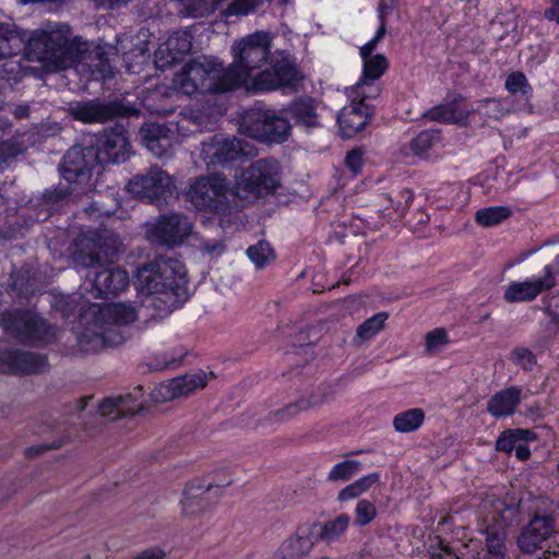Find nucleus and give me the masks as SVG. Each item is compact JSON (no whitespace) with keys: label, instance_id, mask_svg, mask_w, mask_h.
I'll return each mask as SVG.
<instances>
[{"label":"nucleus","instance_id":"obj_1","mask_svg":"<svg viewBox=\"0 0 559 559\" xmlns=\"http://www.w3.org/2000/svg\"><path fill=\"white\" fill-rule=\"evenodd\" d=\"M87 44L72 38L68 24L48 23L32 33L14 24L0 23V60L24 52L29 61L47 62L63 70L84 59Z\"/></svg>","mask_w":559,"mask_h":559},{"label":"nucleus","instance_id":"obj_2","mask_svg":"<svg viewBox=\"0 0 559 559\" xmlns=\"http://www.w3.org/2000/svg\"><path fill=\"white\" fill-rule=\"evenodd\" d=\"M134 285L146 295L144 306L167 314L189 298L185 264L175 258H157L138 269Z\"/></svg>","mask_w":559,"mask_h":559},{"label":"nucleus","instance_id":"obj_3","mask_svg":"<svg viewBox=\"0 0 559 559\" xmlns=\"http://www.w3.org/2000/svg\"><path fill=\"white\" fill-rule=\"evenodd\" d=\"M93 314V320L87 322L78 336V345L84 353H95L107 346H118L123 342V336L118 326L128 325L138 319V311L132 305L117 302L103 307L91 305L83 318Z\"/></svg>","mask_w":559,"mask_h":559},{"label":"nucleus","instance_id":"obj_4","mask_svg":"<svg viewBox=\"0 0 559 559\" xmlns=\"http://www.w3.org/2000/svg\"><path fill=\"white\" fill-rule=\"evenodd\" d=\"M270 53L271 41L266 33L258 32L234 43L233 62L227 67L223 66L229 91L242 88L250 92L257 71L266 63Z\"/></svg>","mask_w":559,"mask_h":559},{"label":"nucleus","instance_id":"obj_5","mask_svg":"<svg viewBox=\"0 0 559 559\" xmlns=\"http://www.w3.org/2000/svg\"><path fill=\"white\" fill-rule=\"evenodd\" d=\"M173 84L185 95L228 93L223 62L217 58L202 57L187 62L174 75Z\"/></svg>","mask_w":559,"mask_h":559},{"label":"nucleus","instance_id":"obj_6","mask_svg":"<svg viewBox=\"0 0 559 559\" xmlns=\"http://www.w3.org/2000/svg\"><path fill=\"white\" fill-rule=\"evenodd\" d=\"M3 329L27 345H47L58 338V330L32 311L14 310L2 316Z\"/></svg>","mask_w":559,"mask_h":559},{"label":"nucleus","instance_id":"obj_7","mask_svg":"<svg viewBox=\"0 0 559 559\" xmlns=\"http://www.w3.org/2000/svg\"><path fill=\"white\" fill-rule=\"evenodd\" d=\"M120 246V238L116 234L107 230L88 231L76 239L72 253L73 261L78 266L85 269L103 266L114 259Z\"/></svg>","mask_w":559,"mask_h":559},{"label":"nucleus","instance_id":"obj_8","mask_svg":"<svg viewBox=\"0 0 559 559\" xmlns=\"http://www.w3.org/2000/svg\"><path fill=\"white\" fill-rule=\"evenodd\" d=\"M278 186V163L274 159H258L241 171L235 190L240 199L257 200L273 193Z\"/></svg>","mask_w":559,"mask_h":559},{"label":"nucleus","instance_id":"obj_9","mask_svg":"<svg viewBox=\"0 0 559 559\" xmlns=\"http://www.w3.org/2000/svg\"><path fill=\"white\" fill-rule=\"evenodd\" d=\"M305 76L295 62L288 56H283L271 62L270 67L258 71L255 82L251 85L250 93L287 90L297 92Z\"/></svg>","mask_w":559,"mask_h":559},{"label":"nucleus","instance_id":"obj_10","mask_svg":"<svg viewBox=\"0 0 559 559\" xmlns=\"http://www.w3.org/2000/svg\"><path fill=\"white\" fill-rule=\"evenodd\" d=\"M145 238L153 245L175 248L192 233L193 224L182 213L169 212L145 224Z\"/></svg>","mask_w":559,"mask_h":559},{"label":"nucleus","instance_id":"obj_11","mask_svg":"<svg viewBox=\"0 0 559 559\" xmlns=\"http://www.w3.org/2000/svg\"><path fill=\"white\" fill-rule=\"evenodd\" d=\"M127 188L136 198L158 205L167 203L176 193L173 178L158 166L131 178Z\"/></svg>","mask_w":559,"mask_h":559},{"label":"nucleus","instance_id":"obj_12","mask_svg":"<svg viewBox=\"0 0 559 559\" xmlns=\"http://www.w3.org/2000/svg\"><path fill=\"white\" fill-rule=\"evenodd\" d=\"M225 111L223 104L206 99L202 106L185 108L176 122H169V127L182 138L211 131Z\"/></svg>","mask_w":559,"mask_h":559},{"label":"nucleus","instance_id":"obj_13","mask_svg":"<svg viewBox=\"0 0 559 559\" xmlns=\"http://www.w3.org/2000/svg\"><path fill=\"white\" fill-rule=\"evenodd\" d=\"M99 163V152L95 146L74 145L64 154L59 169L68 182L90 186L92 171Z\"/></svg>","mask_w":559,"mask_h":559},{"label":"nucleus","instance_id":"obj_14","mask_svg":"<svg viewBox=\"0 0 559 559\" xmlns=\"http://www.w3.org/2000/svg\"><path fill=\"white\" fill-rule=\"evenodd\" d=\"M187 198L199 210L226 213L227 187L218 176L197 179L190 185Z\"/></svg>","mask_w":559,"mask_h":559},{"label":"nucleus","instance_id":"obj_15","mask_svg":"<svg viewBox=\"0 0 559 559\" xmlns=\"http://www.w3.org/2000/svg\"><path fill=\"white\" fill-rule=\"evenodd\" d=\"M245 123L249 135L263 142L282 143L288 139L292 129L287 116H280L273 109L254 111Z\"/></svg>","mask_w":559,"mask_h":559},{"label":"nucleus","instance_id":"obj_16","mask_svg":"<svg viewBox=\"0 0 559 559\" xmlns=\"http://www.w3.org/2000/svg\"><path fill=\"white\" fill-rule=\"evenodd\" d=\"M253 154L250 144L237 138L214 135L201 144V157L209 166L242 160Z\"/></svg>","mask_w":559,"mask_h":559},{"label":"nucleus","instance_id":"obj_17","mask_svg":"<svg viewBox=\"0 0 559 559\" xmlns=\"http://www.w3.org/2000/svg\"><path fill=\"white\" fill-rule=\"evenodd\" d=\"M126 107L120 102L103 103L98 99L70 104L68 114L84 123H104L115 117L124 116Z\"/></svg>","mask_w":559,"mask_h":559},{"label":"nucleus","instance_id":"obj_18","mask_svg":"<svg viewBox=\"0 0 559 559\" xmlns=\"http://www.w3.org/2000/svg\"><path fill=\"white\" fill-rule=\"evenodd\" d=\"M207 383L206 373L198 371L158 384L153 391V399L157 403L187 396L197 390L205 388Z\"/></svg>","mask_w":559,"mask_h":559},{"label":"nucleus","instance_id":"obj_19","mask_svg":"<svg viewBox=\"0 0 559 559\" xmlns=\"http://www.w3.org/2000/svg\"><path fill=\"white\" fill-rule=\"evenodd\" d=\"M556 285L557 281L552 278L550 269H547L546 274L540 277L511 282L504 288L503 298L509 304L532 302Z\"/></svg>","mask_w":559,"mask_h":559},{"label":"nucleus","instance_id":"obj_20","mask_svg":"<svg viewBox=\"0 0 559 559\" xmlns=\"http://www.w3.org/2000/svg\"><path fill=\"white\" fill-rule=\"evenodd\" d=\"M191 47L192 36L189 32L182 29L173 32L154 53L156 67L159 69L171 67L189 53Z\"/></svg>","mask_w":559,"mask_h":559},{"label":"nucleus","instance_id":"obj_21","mask_svg":"<svg viewBox=\"0 0 559 559\" xmlns=\"http://www.w3.org/2000/svg\"><path fill=\"white\" fill-rule=\"evenodd\" d=\"M99 152V162L118 164L124 162L130 153V143L123 126L116 124L105 132L95 147Z\"/></svg>","mask_w":559,"mask_h":559},{"label":"nucleus","instance_id":"obj_22","mask_svg":"<svg viewBox=\"0 0 559 559\" xmlns=\"http://www.w3.org/2000/svg\"><path fill=\"white\" fill-rule=\"evenodd\" d=\"M47 360L44 356L23 350H7L0 354V373L26 374L44 371Z\"/></svg>","mask_w":559,"mask_h":559},{"label":"nucleus","instance_id":"obj_23","mask_svg":"<svg viewBox=\"0 0 559 559\" xmlns=\"http://www.w3.org/2000/svg\"><path fill=\"white\" fill-rule=\"evenodd\" d=\"M554 532V516L536 513L523 527L518 539L519 547L525 552H534Z\"/></svg>","mask_w":559,"mask_h":559},{"label":"nucleus","instance_id":"obj_24","mask_svg":"<svg viewBox=\"0 0 559 559\" xmlns=\"http://www.w3.org/2000/svg\"><path fill=\"white\" fill-rule=\"evenodd\" d=\"M140 136L146 148L157 157L166 156L174 150V130L169 126L145 123L140 129Z\"/></svg>","mask_w":559,"mask_h":559},{"label":"nucleus","instance_id":"obj_25","mask_svg":"<svg viewBox=\"0 0 559 559\" xmlns=\"http://www.w3.org/2000/svg\"><path fill=\"white\" fill-rule=\"evenodd\" d=\"M373 115V108L350 99V104L343 107L337 116V122L344 138H352L362 130Z\"/></svg>","mask_w":559,"mask_h":559},{"label":"nucleus","instance_id":"obj_26","mask_svg":"<svg viewBox=\"0 0 559 559\" xmlns=\"http://www.w3.org/2000/svg\"><path fill=\"white\" fill-rule=\"evenodd\" d=\"M129 274L121 267L103 269L95 274L93 292L96 298H108L123 292L129 286Z\"/></svg>","mask_w":559,"mask_h":559},{"label":"nucleus","instance_id":"obj_27","mask_svg":"<svg viewBox=\"0 0 559 559\" xmlns=\"http://www.w3.org/2000/svg\"><path fill=\"white\" fill-rule=\"evenodd\" d=\"M492 521L495 516H492ZM506 523L495 522V524H487L483 531L485 535L486 546L473 552L467 559H504L503 554V538Z\"/></svg>","mask_w":559,"mask_h":559},{"label":"nucleus","instance_id":"obj_28","mask_svg":"<svg viewBox=\"0 0 559 559\" xmlns=\"http://www.w3.org/2000/svg\"><path fill=\"white\" fill-rule=\"evenodd\" d=\"M142 409V402L139 392L135 394L107 397L99 405V413L103 417L116 420L127 415H134Z\"/></svg>","mask_w":559,"mask_h":559},{"label":"nucleus","instance_id":"obj_29","mask_svg":"<svg viewBox=\"0 0 559 559\" xmlns=\"http://www.w3.org/2000/svg\"><path fill=\"white\" fill-rule=\"evenodd\" d=\"M282 112L293 119L296 126L308 129L320 126L317 104L311 97H298L294 99Z\"/></svg>","mask_w":559,"mask_h":559},{"label":"nucleus","instance_id":"obj_30","mask_svg":"<svg viewBox=\"0 0 559 559\" xmlns=\"http://www.w3.org/2000/svg\"><path fill=\"white\" fill-rule=\"evenodd\" d=\"M522 389L510 386L495 395L487 403V412L493 417H507L512 415L521 402Z\"/></svg>","mask_w":559,"mask_h":559},{"label":"nucleus","instance_id":"obj_31","mask_svg":"<svg viewBox=\"0 0 559 559\" xmlns=\"http://www.w3.org/2000/svg\"><path fill=\"white\" fill-rule=\"evenodd\" d=\"M213 487L212 484L206 486H188L180 501L182 513L187 516H192L204 511L209 507L207 496Z\"/></svg>","mask_w":559,"mask_h":559},{"label":"nucleus","instance_id":"obj_32","mask_svg":"<svg viewBox=\"0 0 559 559\" xmlns=\"http://www.w3.org/2000/svg\"><path fill=\"white\" fill-rule=\"evenodd\" d=\"M439 141V132L436 130H425L416 138L409 141L407 145L402 146L401 154L404 157L425 158L431 147Z\"/></svg>","mask_w":559,"mask_h":559},{"label":"nucleus","instance_id":"obj_33","mask_svg":"<svg viewBox=\"0 0 559 559\" xmlns=\"http://www.w3.org/2000/svg\"><path fill=\"white\" fill-rule=\"evenodd\" d=\"M312 546L313 543L310 536L298 532L283 543L281 552L283 559H299L307 556L311 551Z\"/></svg>","mask_w":559,"mask_h":559},{"label":"nucleus","instance_id":"obj_34","mask_svg":"<svg viewBox=\"0 0 559 559\" xmlns=\"http://www.w3.org/2000/svg\"><path fill=\"white\" fill-rule=\"evenodd\" d=\"M469 111L459 107L457 99L452 103L442 104L431 108L426 117L438 122H460L467 118Z\"/></svg>","mask_w":559,"mask_h":559},{"label":"nucleus","instance_id":"obj_35","mask_svg":"<svg viewBox=\"0 0 559 559\" xmlns=\"http://www.w3.org/2000/svg\"><path fill=\"white\" fill-rule=\"evenodd\" d=\"M350 518L346 513H342L333 520L326 521L321 525L318 539L328 544L335 543L341 539L349 526Z\"/></svg>","mask_w":559,"mask_h":559},{"label":"nucleus","instance_id":"obj_36","mask_svg":"<svg viewBox=\"0 0 559 559\" xmlns=\"http://www.w3.org/2000/svg\"><path fill=\"white\" fill-rule=\"evenodd\" d=\"M425 420V412L421 408H411L395 415L393 427L396 431L408 433L417 430Z\"/></svg>","mask_w":559,"mask_h":559},{"label":"nucleus","instance_id":"obj_37","mask_svg":"<svg viewBox=\"0 0 559 559\" xmlns=\"http://www.w3.org/2000/svg\"><path fill=\"white\" fill-rule=\"evenodd\" d=\"M536 436L527 429L504 430L496 441V450L510 453L521 440H535Z\"/></svg>","mask_w":559,"mask_h":559},{"label":"nucleus","instance_id":"obj_38","mask_svg":"<svg viewBox=\"0 0 559 559\" xmlns=\"http://www.w3.org/2000/svg\"><path fill=\"white\" fill-rule=\"evenodd\" d=\"M307 411L306 397L301 396L293 403L287 404L286 406L273 411L267 414L265 417V421L273 424H283L287 423L295 417H297L301 412Z\"/></svg>","mask_w":559,"mask_h":559},{"label":"nucleus","instance_id":"obj_39","mask_svg":"<svg viewBox=\"0 0 559 559\" xmlns=\"http://www.w3.org/2000/svg\"><path fill=\"white\" fill-rule=\"evenodd\" d=\"M362 59V74L361 79L377 81L388 70L389 61L385 56L381 53L365 56Z\"/></svg>","mask_w":559,"mask_h":559},{"label":"nucleus","instance_id":"obj_40","mask_svg":"<svg viewBox=\"0 0 559 559\" xmlns=\"http://www.w3.org/2000/svg\"><path fill=\"white\" fill-rule=\"evenodd\" d=\"M25 151L26 145L19 138L0 141V173L8 168Z\"/></svg>","mask_w":559,"mask_h":559},{"label":"nucleus","instance_id":"obj_41","mask_svg":"<svg viewBox=\"0 0 559 559\" xmlns=\"http://www.w3.org/2000/svg\"><path fill=\"white\" fill-rule=\"evenodd\" d=\"M376 81L360 80L348 91V97L355 102L367 104V100L376 99L381 94V88Z\"/></svg>","mask_w":559,"mask_h":559},{"label":"nucleus","instance_id":"obj_42","mask_svg":"<svg viewBox=\"0 0 559 559\" xmlns=\"http://www.w3.org/2000/svg\"><path fill=\"white\" fill-rule=\"evenodd\" d=\"M388 318L389 314L386 312H378L358 325L356 331L358 344H361L362 342L368 341L378 334L383 329Z\"/></svg>","mask_w":559,"mask_h":559},{"label":"nucleus","instance_id":"obj_43","mask_svg":"<svg viewBox=\"0 0 559 559\" xmlns=\"http://www.w3.org/2000/svg\"><path fill=\"white\" fill-rule=\"evenodd\" d=\"M511 215V211L506 206H490L478 210L475 214V221L483 227H491L500 224Z\"/></svg>","mask_w":559,"mask_h":559},{"label":"nucleus","instance_id":"obj_44","mask_svg":"<svg viewBox=\"0 0 559 559\" xmlns=\"http://www.w3.org/2000/svg\"><path fill=\"white\" fill-rule=\"evenodd\" d=\"M247 255L257 269H263L274 260L275 254L267 241L260 240L247 249Z\"/></svg>","mask_w":559,"mask_h":559},{"label":"nucleus","instance_id":"obj_45","mask_svg":"<svg viewBox=\"0 0 559 559\" xmlns=\"http://www.w3.org/2000/svg\"><path fill=\"white\" fill-rule=\"evenodd\" d=\"M361 468V463L356 460H346L337 463L328 474L330 481H346L354 477Z\"/></svg>","mask_w":559,"mask_h":559},{"label":"nucleus","instance_id":"obj_46","mask_svg":"<svg viewBox=\"0 0 559 559\" xmlns=\"http://www.w3.org/2000/svg\"><path fill=\"white\" fill-rule=\"evenodd\" d=\"M264 0H233L224 11L226 17L245 16L253 13Z\"/></svg>","mask_w":559,"mask_h":559},{"label":"nucleus","instance_id":"obj_47","mask_svg":"<svg viewBox=\"0 0 559 559\" xmlns=\"http://www.w3.org/2000/svg\"><path fill=\"white\" fill-rule=\"evenodd\" d=\"M474 111L496 120L504 117L508 112L501 100L497 98H485L478 100L477 107L474 109Z\"/></svg>","mask_w":559,"mask_h":559},{"label":"nucleus","instance_id":"obj_48","mask_svg":"<svg viewBox=\"0 0 559 559\" xmlns=\"http://www.w3.org/2000/svg\"><path fill=\"white\" fill-rule=\"evenodd\" d=\"M377 515V509L373 502L361 499L355 508V523L359 526L369 524Z\"/></svg>","mask_w":559,"mask_h":559},{"label":"nucleus","instance_id":"obj_49","mask_svg":"<svg viewBox=\"0 0 559 559\" xmlns=\"http://www.w3.org/2000/svg\"><path fill=\"white\" fill-rule=\"evenodd\" d=\"M507 91L511 94L527 95L531 92V86L526 76L522 72L511 73L504 84Z\"/></svg>","mask_w":559,"mask_h":559},{"label":"nucleus","instance_id":"obj_50","mask_svg":"<svg viewBox=\"0 0 559 559\" xmlns=\"http://www.w3.org/2000/svg\"><path fill=\"white\" fill-rule=\"evenodd\" d=\"M510 359L516 366H520L524 370H532L537 364L536 356L532 350L525 347H515L510 353Z\"/></svg>","mask_w":559,"mask_h":559},{"label":"nucleus","instance_id":"obj_51","mask_svg":"<svg viewBox=\"0 0 559 559\" xmlns=\"http://www.w3.org/2000/svg\"><path fill=\"white\" fill-rule=\"evenodd\" d=\"M333 396V391L331 385L322 383L317 389H314L309 397H306L307 411L320 406L324 403H328Z\"/></svg>","mask_w":559,"mask_h":559},{"label":"nucleus","instance_id":"obj_52","mask_svg":"<svg viewBox=\"0 0 559 559\" xmlns=\"http://www.w3.org/2000/svg\"><path fill=\"white\" fill-rule=\"evenodd\" d=\"M379 20H380V26H379L376 35L373 36V38H371L368 43H366L364 46L360 47V49H359L360 57L372 56L373 51L377 49L378 44L382 40V38L385 35L386 23H385V17H384V14L382 11H380Z\"/></svg>","mask_w":559,"mask_h":559},{"label":"nucleus","instance_id":"obj_53","mask_svg":"<svg viewBox=\"0 0 559 559\" xmlns=\"http://www.w3.org/2000/svg\"><path fill=\"white\" fill-rule=\"evenodd\" d=\"M448 343V335L443 329H435L426 334V350L430 354L439 352Z\"/></svg>","mask_w":559,"mask_h":559},{"label":"nucleus","instance_id":"obj_54","mask_svg":"<svg viewBox=\"0 0 559 559\" xmlns=\"http://www.w3.org/2000/svg\"><path fill=\"white\" fill-rule=\"evenodd\" d=\"M386 199L392 202V206L395 211H404L413 201V192L408 189H403L395 195L396 200H394L391 194H388Z\"/></svg>","mask_w":559,"mask_h":559},{"label":"nucleus","instance_id":"obj_55","mask_svg":"<svg viewBox=\"0 0 559 559\" xmlns=\"http://www.w3.org/2000/svg\"><path fill=\"white\" fill-rule=\"evenodd\" d=\"M199 250L212 258L218 257L225 251V245L219 239L205 240L200 243Z\"/></svg>","mask_w":559,"mask_h":559},{"label":"nucleus","instance_id":"obj_56","mask_svg":"<svg viewBox=\"0 0 559 559\" xmlns=\"http://www.w3.org/2000/svg\"><path fill=\"white\" fill-rule=\"evenodd\" d=\"M71 193L72 191L69 187L58 186L52 190H46L43 194V199L46 203L55 204L62 201Z\"/></svg>","mask_w":559,"mask_h":559},{"label":"nucleus","instance_id":"obj_57","mask_svg":"<svg viewBox=\"0 0 559 559\" xmlns=\"http://www.w3.org/2000/svg\"><path fill=\"white\" fill-rule=\"evenodd\" d=\"M362 150L355 148L347 153L345 163L346 166L354 173L358 174L362 167Z\"/></svg>","mask_w":559,"mask_h":559},{"label":"nucleus","instance_id":"obj_58","mask_svg":"<svg viewBox=\"0 0 559 559\" xmlns=\"http://www.w3.org/2000/svg\"><path fill=\"white\" fill-rule=\"evenodd\" d=\"M379 473H371L355 480L354 484L359 490V492L362 495L364 492L368 491L374 484L379 483Z\"/></svg>","mask_w":559,"mask_h":559},{"label":"nucleus","instance_id":"obj_59","mask_svg":"<svg viewBox=\"0 0 559 559\" xmlns=\"http://www.w3.org/2000/svg\"><path fill=\"white\" fill-rule=\"evenodd\" d=\"M555 297H546L543 299V310L551 322L559 324V305L554 302Z\"/></svg>","mask_w":559,"mask_h":559},{"label":"nucleus","instance_id":"obj_60","mask_svg":"<svg viewBox=\"0 0 559 559\" xmlns=\"http://www.w3.org/2000/svg\"><path fill=\"white\" fill-rule=\"evenodd\" d=\"M165 556L166 552L160 547L155 546L140 551L132 559H164Z\"/></svg>","mask_w":559,"mask_h":559},{"label":"nucleus","instance_id":"obj_61","mask_svg":"<svg viewBox=\"0 0 559 559\" xmlns=\"http://www.w3.org/2000/svg\"><path fill=\"white\" fill-rule=\"evenodd\" d=\"M361 496L354 483L343 488L337 496L338 501H347Z\"/></svg>","mask_w":559,"mask_h":559},{"label":"nucleus","instance_id":"obj_62","mask_svg":"<svg viewBox=\"0 0 559 559\" xmlns=\"http://www.w3.org/2000/svg\"><path fill=\"white\" fill-rule=\"evenodd\" d=\"M431 559H459V557L450 547L440 545L432 551Z\"/></svg>","mask_w":559,"mask_h":559},{"label":"nucleus","instance_id":"obj_63","mask_svg":"<svg viewBox=\"0 0 559 559\" xmlns=\"http://www.w3.org/2000/svg\"><path fill=\"white\" fill-rule=\"evenodd\" d=\"M528 441L530 440H521V442L516 443V447L514 449L515 456L521 461H526L531 455V451L527 445Z\"/></svg>","mask_w":559,"mask_h":559},{"label":"nucleus","instance_id":"obj_64","mask_svg":"<svg viewBox=\"0 0 559 559\" xmlns=\"http://www.w3.org/2000/svg\"><path fill=\"white\" fill-rule=\"evenodd\" d=\"M545 17L549 21H556L559 24V0H556L554 5L545 11Z\"/></svg>","mask_w":559,"mask_h":559}]
</instances>
